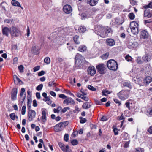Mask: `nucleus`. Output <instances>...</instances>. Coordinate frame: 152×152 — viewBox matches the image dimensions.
I'll return each mask as SVG.
<instances>
[{"label": "nucleus", "mask_w": 152, "mask_h": 152, "mask_svg": "<svg viewBox=\"0 0 152 152\" xmlns=\"http://www.w3.org/2000/svg\"><path fill=\"white\" fill-rule=\"evenodd\" d=\"M107 66L110 70L115 71L118 69V65L117 62L113 59H110L107 61Z\"/></svg>", "instance_id": "f257e3e1"}, {"label": "nucleus", "mask_w": 152, "mask_h": 152, "mask_svg": "<svg viewBox=\"0 0 152 152\" xmlns=\"http://www.w3.org/2000/svg\"><path fill=\"white\" fill-rule=\"evenodd\" d=\"M130 91V90H122L117 94V95L119 99L124 100L129 97Z\"/></svg>", "instance_id": "f03ea898"}, {"label": "nucleus", "mask_w": 152, "mask_h": 152, "mask_svg": "<svg viewBox=\"0 0 152 152\" xmlns=\"http://www.w3.org/2000/svg\"><path fill=\"white\" fill-rule=\"evenodd\" d=\"M97 72L101 74H104L106 73V66L103 63L99 64L96 66Z\"/></svg>", "instance_id": "7ed1b4c3"}, {"label": "nucleus", "mask_w": 152, "mask_h": 152, "mask_svg": "<svg viewBox=\"0 0 152 152\" xmlns=\"http://www.w3.org/2000/svg\"><path fill=\"white\" fill-rule=\"evenodd\" d=\"M106 28L105 27L102 26L100 25L97 26L95 28V31H97V34L102 37H105L103 34Z\"/></svg>", "instance_id": "20e7f679"}, {"label": "nucleus", "mask_w": 152, "mask_h": 152, "mask_svg": "<svg viewBox=\"0 0 152 152\" xmlns=\"http://www.w3.org/2000/svg\"><path fill=\"white\" fill-rule=\"evenodd\" d=\"M10 32L11 36L13 37L18 36L20 34L19 29L14 27H12L11 28Z\"/></svg>", "instance_id": "39448f33"}, {"label": "nucleus", "mask_w": 152, "mask_h": 152, "mask_svg": "<svg viewBox=\"0 0 152 152\" xmlns=\"http://www.w3.org/2000/svg\"><path fill=\"white\" fill-rule=\"evenodd\" d=\"M36 115V112L33 110H30L28 112V118L29 121H31L33 120Z\"/></svg>", "instance_id": "423d86ee"}, {"label": "nucleus", "mask_w": 152, "mask_h": 152, "mask_svg": "<svg viewBox=\"0 0 152 152\" xmlns=\"http://www.w3.org/2000/svg\"><path fill=\"white\" fill-rule=\"evenodd\" d=\"M137 45L138 43L137 42L131 40L129 41L128 43L127 44V46L129 49H132L134 48H136Z\"/></svg>", "instance_id": "0eeeda50"}, {"label": "nucleus", "mask_w": 152, "mask_h": 152, "mask_svg": "<svg viewBox=\"0 0 152 152\" xmlns=\"http://www.w3.org/2000/svg\"><path fill=\"white\" fill-rule=\"evenodd\" d=\"M64 12L66 14L70 13L72 11V8L71 6L69 5H65L63 7Z\"/></svg>", "instance_id": "6e6552de"}, {"label": "nucleus", "mask_w": 152, "mask_h": 152, "mask_svg": "<svg viewBox=\"0 0 152 152\" xmlns=\"http://www.w3.org/2000/svg\"><path fill=\"white\" fill-rule=\"evenodd\" d=\"M87 71L88 74L92 76L94 75L96 73L95 68L92 66H90L88 67Z\"/></svg>", "instance_id": "1a4fd4ad"}, {"label": "nucleus", "mask_w": 152, "mask_h": 152, "mask_svg": "<svg viewBox=\"0 0 152 152\" xmlns=\"http://www.w3.org/2000/svg\"><path fill=\"white\" fill-rule=\"evenodd\" d=\"M17 92V89L16 88H14L12 89L11 94V98L12 100L14 101L16 99Z\"/></svg>", "instance_id": "9d476101"}, {"label": "nucleus", "mask_w": 152, "mask_h": 152, "mask_svg": "<svg viewBox=\"0 0 152 152\" xmlns=\"http://www.w3.org/2000/svg\"><path fill=\"white\" fill-rule=\"evenodd\" d=\"M63 103L66 104V105H69V104H75V102L73 99L69 97L66 98L63 102Z\"/></svg>", "instance_id": "9b49d317"}, {"label": "nucleus", "mask_w": 152, "mask_h": 152, "mask_svg": "<svg viewBox=\"0 0 152 152\" xmlns=\"http://www.w3.org/2000/svg\"><path fill=\"white\" fill-rule=\"evenodd\" d=\"M106 43L108 46L111 47L115 44V41L114 39H112L108 38L106 40Z\"/></svg>", "instance_id": "f8f14e48"}, {"label": "nucleus", "mask_w": 152, "mask_h": 152, "mask_svg": "<svg viewBox=\"0 0 152 152\" xmlns=\"http://www.w3.org/2000/svg\"><path fill=\"white\" fill-rule=\"evenodd\" d=\"M64 129L62 124L61 122L56 124L54 127L55 131L57 132L61 131L63 130Z\"/></svg>", "instance_id": "ddd939ff"}, {"label": "nucleus", "mask_w": 152, "mask_h": 152, "mask_svg": "<svg viewBox=\"0 0 152 152\" xmlns=\"http://www.w3.org/2000/svg\"><path fill=\"white\" fill-rule=\"evenodd\" d=\"M99 0H87V3L91 6L96 5L98 3Z\"/></svg>", "instance_id": "4468645a"}, {"label": "nucleus", "mask_w": 152, "mask_h": 152, "mask_svg": "<svg viewBox=\"0 0 152 152\" xmlns=\"http://www.w3.org/2000/svg\"><path fill=\"white\" fill-rule=\"evenodd\" d=\"M144 16L149 18L152 17V13L149 10H146L144 11Z\"/></svg>", "instance_id": "2eb2a0df"}, {"label": "nucleus", "mask_w": 152, "mask_h": 152, "mask_svg": "<svg viewBox=\"0 0 152 152\" xmlns=\"http://www.w3.org/2000/svg\"><path fill=\"white\" fill-rule=\"evenodd\" d=\"M10 31L9 29L7 27H5L2 28V33L4 35L7 36Z\"/></svg>", "instance_id": "dca6fc26"}, {"label": "nucleus", "mask_w": 152, "mask_h": 152, "mask_svg": "<svg viewBox=\"0 0 152 152\" xmlns=\"http://www.w3.org/2000/svg\"><path fill=\"white\" fill-rule=\"evenodd\" d=\"M141 36L142 38L145 39L148 37V34L145 30H142L141 32Z\"/></svg>", "instance_id": "f3484780"}, {"label": "nucleus", "mask_w": 152, "mask_h": 152, "mask_svg": "<svg viewBox=\"0 0 152 152\" xmlns=\"http://www.w3.org/2000/svg\"><path fill=\"white\" fill-rule=\"evenodd\" d=\"M42 116L41 119L43 124L46 122L47 120L46 117V113L45 111L43 110L42 113Z\"/></svg>", "instance_id": "a211bd4d"}, {"label": "nucleus", "mask_w": 152, "mask_h": 152, "mask_svg": "<svg viewBox=\"0 0 152 152\" xmlns=\"http://www.w3.org/2000/svg\"><path fill=\"white\" fill-rule=\"evenodd\" d=\"M87 47L85 45H81L78 48V50L83 52L86 51L87 50Z\"/></svg>", "instance_id": "6ab92c4d"}, {"label": "nucleus", "mask_w": 152, "mask_h": 152, "mask_svg": "<svg viewBox=\"0 0 152 152\" xmlns=\"http://www.w3.org/2000/svg\"><path fill=\"white\" fill-rule=\"evenodd\" d=\"M152 81V78L151 77H146L145 79L144 80V82L145 84H148L151 83Z\"/></svg>", "instance_id": "aec40b11"}, {"label": "nucleus", "mask_w": 152, "mask_h": 152, "mask_svg": "<svg viewBox=\"0 0 152 152\" xmlns=\"http://www.w3.org/2000/svg\"><path fill=\"white\" fill-rule=\"evenodd\" d=\"M39 48L38 47L33 46L32 49V51L33 53L37 54L39 53Z\"/></svg>", "instance_id": "412c9836"}, {"label": "nucleus", "mask_w": 152, "mask_h": 152, "mask_svg": "<svg viewBox=\"0 0 152 152\" xmlns=\"http://www.w3.org/2000/svg\"><path fill=\"white\" fill-rule=\"evenodd\" d=\"M131 31L132 33L134 35H137L138 33V28H135L134 27H132V28H130Z\"/></svg>", "instance_id": "4be33fe9"}, {"label": "nucleus", "mask_w": 152, "mask_h": 152, "mask_svg": "<svg viewBox=\"0 0 152 152\" xmlns=\"http://www.w3.org/2000/svg\"><path fill=\"white\" fill-rule=\"evenodd\" d=\"M106 36H108V35L110 34H112V30L111 28L109 27H107L105 31Z\"/></svg>", "instance_id": "5701e85b"}, {"label": "nucleus", "mask_w": 152, "mask_h": 152, "mask_svg": "<svg viewBox=\"0 0 152 152\" xmlns=\"http://www.w3.org/2000/svg\"><path fill=\"white\" fill-rule=\"evenodd\" d=\"M139 26V24L138 23L135 21L132 22L130 25V28H132V27H134L135 28H138Z\"/></svg>", "instance_id": "b1692460"}, {"label": "nucleus", "mask_w": 152, "mask_h": 152, "mask_svg": "<svg viewBox=\"0 0 152 152\" xmlns=\"http://www.w3.org/2000/svg\"><path fill=\"white\" fill-rule=\"evenodd\" d=\"M86 27L84 26H80L78 28V31L80 33H84L86 31Z\"/></svg>", "instance_id": "393cba45"}, {"label": "nucleus", "mask_w": 152, "mask_h": 152, "mask_svg": "<svg viewBox=\"0 0 152 152\" xmlns=\"http://www.w3.org/2000/svg\"><path fill=\"white\" fill-rule=\"evenodd\" d=\"M124 21L121 20H120L118 19H116L114 22L115 24L116 25V26L118 27L120 25H122Z\"/></svg>", "instance_id": "a878e982"}, {"label": "nucleus", "mask_w": 152, "mask_h": 152, "mask_svg": "<svg viewBox=\"0 0 152 152\" xmlns=\"http://www.w3.org/2000/svg\"><path fill=\"white\" fill-rule=\"evenodd\" d=\"M91 105L88 104V102H86L83 103L82 105V107L83 109H88L90 108Z\"/></svg>", "instance_id": "bb28decb"}, {"label": "nucleus", "mask_w": 152, "mask_h": 152, "mask_svg": "<svg viewBox=\"0 0 152 152\" xmlns=\"http://www.w3.org/2000/svg\"><path fill=\"white\" fill-rule=\"evenodd\" d=\"M12 4L15 6H20V3L18 1L15 0H12L11 1Z\"/></svg>", "instance_id": "cd10ccee"}, {"label": "nucleus", "mask_w": 152, "mask_h": 152, "mask_svg": "<svg viewBox=\"0 0 152 152\" xmlns=\"http://www.w3.org/2000/svg\"><path fill=\"white\" fill-rule=\"evenodd\" d=\"M123 86L124 87H127L130 89H131L132 88L131 83L129 81L126 82L124 83Z\"/></svg>", "instance_id": "c85d7f7f"}, {"label": "nucleus", "mask_w": 152, "mask_h": 152, "mask_svg": "<svg viewBox=\"0 0 152 152\" xmlns=\"http://www.w3.org/2000/svg\"><path fill=\"white\" fill-rule=\"evenodd\" d=\"M14 80L15 84H18L20 82H22L21 80L17 76H15Z\"/></svg>", "instance_id": "c756f323"}, {"label": "nucleus", "mask_w": 152, "mask_h": 152, "mask_svg": "<svg viewBox=\"0 0 152 152\" xmlns=\"http://www.w3.org/2000/svg\"><path fill=\"white\" fill-rule=\"evenodd\" d=\"M58 145L61 149L63 151V152H66V150L65 149V147H64V144L61 142H60L58 143Z\"/></svg>", "instance_id": "7c9ffc66"}, {"label": "nucleus", "mask_w": 152, "mask_h": 152, "mask_svg": "<svg viewBox=\"0 0 152 152\" xmlns=\"http://www.w3.org/2000/svg\"><path fill=\"white\" fill-rule=\"evenodd\" d=\"M122 137L125 140H126L129 138L128 134L127 133L125 132H123L121 134Z\"/></svg>", "instance_id": "2f4dec72"}, {"label": "nucleus", "mask_w": 152, "mask_h": 152, "mask_svg": "<svg viewBox=\"0 0 152 152\" xmlns=\"http://www.w3.org/2000/svg\"><path fill=\"white\" fill-rule=\"evenodd\" d=\"M110 92L109 91L104 89L102 92V96H107V94H110Z\"/></svg>", "instance_id": "473e14b6"}, {"label": "nucleus", "mask_w": 152, "mask_h": 152, "mask_svg": "<svg viewBox=\"0 0 152 152\" xmlns=\"http://www.w3.org/2000/svg\"><path fill=\"white\" fill-rule=\"evenodd\" d=\"M109 55V53L108 52H107L105 54H103L101 56V58L103 59H107Z\"/></svg>", "instance_id": "72a5a7b5"}, {"label": "nucleus", "mask_w": 152, "mask_h": 152, "mask_svg": "<svg viewBox=\"0 0 152 152\" xmlns=\"http://www.w3.org/2000/svg\"><path fill=\"white\" fill-rule=\"evenodd\" d=\"M128 17L132 20H133L135 18L134 14L132 12L130 13L129 14Z\"/></svg>", "instance_id": "f704fd0d"}, {"label": "nucleus", "mask_w": 152, "mask_h": 152, "mask_svg": "<svg viewBox=\"0 0 152 152\" xmlns=\"http://www.w3.org/2000/svg\"><path fill=\"white\" fill-rule=\"evenodd\" d=\"M44 61L46 64H49L50 63V59L48 57H46L44 59Z\"/></svg>", "instance_id": "c9c22d12"}, {"label": "nucleus", "mask_w": 152, "mask_h": 152, "mask_svg": "<svg viewBox=\"0 0 152 152\" xmlns=\"http://www.w3.org/2000/svg\"><path fill=\"white\" fill-rule=\"evenodd\" d=\"M125 59L128 61H131L132 58L129 55H127L125 57Z\"/></svg>", "instance_id": "e433bc0d"}, {"label": "nucleus", "mask_w": 152, "mask_h": 152, "mask_svg": "<svg viewBox=\"0 0 152 152\" xmlns=\"http://www.w3.org/2000/svg\"><path fill=\"white\" fill-rule=\"evenodd\" d=\"M88 89L91 90L92 91H95L96 90V88H94L93 86L90 85H88Z\"/></svg>", "instance_id": "4c0bfd02"}, {"label": "nucleus", "mask_w": 152, "mask_h": 152, "mask_svg": "<svg viewBox=\"0 0 152 152\" xmlns=\"http://www.w3.org/2000/svg\"><path fill=\"white\" fill-rule=\"evenodd\" d=\"M56 84L55 83L54 81H53L52 82H50L48 83V86L49 87H51L52 86H56Z\"/></svg>", "instance_id": "58836bf2"}, {"label": "nucleus", "mask_w": 152, "mask_h": 152, "mask_svg": "<svg viewBox=\"0 0 152 152\" xmlns=\"http://www.w3.org/2000/svg\"><path fill=\"white\" fill-rule=\"evenodd\" d=\"M61 124H62V125L64 128L67 125L69 124V122L68 121H64L61 122Z\"/></svg>", "instance_id": "ea45409f"}, {"label": "nucleus", "mask_w": 152, "mask_h": 152, "mask_svg": "<svg viewBox=\"0 0 152 152\" xmlns=\"http://www.w3.org/2000/svg\"><path fill=\"white\" fill-rule=\"evenodd\" d=\"M26 107L25 105L23 106L22 108V110H21V114L23 115H24L26 112Z\"/></svg>", "instance_id": "a19ab883"}, {"label": "nucleus", "mask_w": 152, "mask_h": 152, "mask_svg": "<svg viewBox=\"0 0 152 152\" xmlns=\"http://www.w3.org/2000/svg\"><path fill=\"white\" fill-rule=\"evenodd\" d=\"M6 5V3H4V2H2L0 4V6L1 7L4 9V10L5 11H6V10L5 9V6Z\"/></svg>", "instance_id": "79ce46f5"}, {"label": "nucleus", "mask_w": 152, "mask_h": 152, "mask_svg": "<svg viewBox=\"0 0 152 152\" xmlns=\"http://www.w3.org/2000/svg\"><path fill=\"white\" fill-rule=\"evenodd\" d=\"M24 67L22 65H20L18 67V69L20 72L22 73L23 72Z\"/></svg>", "instance_id": "37998d69"}, {"label": "nucleus", "mask_w": 152, "mask_h": 152, "mask_svg": "<svg viewBox=\"0 0 152 152\" xmlns=\"http://www.w3.org/2000/svg\"><path fill=\"white\" fill-rule=\"evenodd\" d=\"M125 119V118L124 117L123 114L122 113L121 116H118L117 117V119L119 121L123 120Z\"/></svg>", "instance_id": "c03bdc74"}, {"label": "nucleus", "mask_w": 152, "mask_h": 152, "mask_svg": "<svg viewBox=\"0 0 152 152\" xmlns=\"http://www.w3.org/2000/svg\"><path fill=\"white\" fill-rule=\"evenodd\" d=\"M43 87L42 84H40L38 85L36 88V89L38 91L41 90Z\"/></svg>", "instance_id": "a18cd8bd"}, {"label": "nucleus", "mask_w": 152, "mask_h": 152, "mask_svg": "<svg viewBox=\"0 0 152 152\" xmlns=\"http://www.w3.org/2000/svg\"><path fill=\"white\" fill-rule=\"evenodd\" d=\"M96 104L99 105H103L102 102H101V100H99L97 99H95L94 100Z\"/></svg>", "instance_id": "49530a36"}, {"label": "nucleus", "mask_w": 152, "mask_h": 152, "mask_svg": "<svg viewBox=\"0 0 152 152\" xmlns=\"http://www.w3.org/2000/svg\"><path fill=\"white\" fill-rule=\"evenodd\" d=\"M130 2L132 6L137 4V1L134 0H130Z\"/></svg>", "instance_id": "de8ad7c7"}, {"label": "nucleus", "mask_w": 152, "mask_h": 152, "mask_svg": "<svg viewBox=\"0 0 152 152\" xmlns=\"http://www.w3.org/2000/svg\"><path fill=\"white\" fill-rule=\"evenodd\" d=\"M142 78H137V77L136 78V79L135 80L136 81V83L137 84H140L142 82Z\"/></svg>", "instance_id": "09e8293b"}, {"label": "nucleus", "mask_w": 152, "mask_h": 152, "mask_svg": "<svg viewBox=\"0 0 152 152\" xmlns=\"http://www.w3.org/2000/svg\"><path fill=\"white\" fill-rule=\"evenodd\" d=\"M144 150L142 148H136L135 152H144Z\"/></svg>", "instance_id": "8fccbe9b"}, {"label": "nucleus", "mask_w": 152, "mask_h": 152, "mask_svg": "<svg viewBox=\"0 0 152 152\" xmlns=\"http://www.w3.org/2000/svg\"><path fill=\"white\" fill-rule=\"evenodd\" d=\"M113 131L115 135H117L118 134V129L116 128H113Z\"/></svg>", "instance_id": "3c124183"}, {"label": "nucleus", "mask_w": 152, "mask_h": 152, "mask_svg": "<svg viewBox=\"0 0 152 152\" xmlns=\"http://www.w3.org/2000/svg\"><path fill=\"white\" fill-rule=\"evenodd\" d=\"M25 88H22L21 89V91L20 93V96L21 97L22 96L24 93L25 92Z\"/></svg>", "instance_id": "603ef678"}, {"label": "nucleus", "mask_w": 152, "mask_h": 152, "mask_svg": "<svg viewBox=\"0 0 152 152\" xmlns=\"http://www.w3.org/2000/svg\"><path fill=\"white\" fill-rule=\"evenodd\" d=\"M147 113H148V116H151L152 115V107L149 109L147 111Z\"/></svg>", "instance_id": "864d4df0"}, {"label": "nucleus", "mask_w": 152, "mask_h": 152, "mask_svg": "<svg viewBox=\"0 0 152 152\" xmlns=\"http://www.w3.org/2000/svg\"><path fill=\"white\" fill-rule=\"evenodd\" d=\"M64 139L66 142H67L68 140L69 135L68 134H66L64 135Z\"/></svg>", "instance_id": "5fc2aeb1"}, {"label": "nucleus", "mask_w": 152, "mask_h": 152, "mask_svg": "<svg viewBox=\"0 0 152 152\" xmlns=\"http://www.w3.org/2000/svg\"><path fill=\"white\" fill-rule=\"evenodd\" d=\"M113 100L116 104H118V105L120 106L121 105V103L119 101L116 99H113Z\"/></svg>", "instance_id": "6e6d98bb"}, {"label": "nucleus", "mask_w": 152, "mask_h": 152, "mask_svg": "<svg viewBox=\"0 0 152 152\" xmlns=\"http://www.w3.org/2000/svg\"><path fill=\"white\" fill-rule=\"evenodd\" d=\"M10 117L12 120H14L15 119V115L14 113H11L10 115Z\"/></svg>", "instance_id": "4d7b16f0"}, {"label": "nucleus", "mask_w": 152, "mask_h": 152, "mask_svg": "<svg viewBox=\"0 0 152 152\" xmlns=\"http://www.w3.org/2000/svg\"><path fill=\"white\" fill-rule=\"evenodd\" d=\"M142 59L146 62H148V56H145L142 57Z\"/></svg>", "instance_id": "13d9d810"}, {"label": "nucleus", "mask_w": 152, "mask_h": 152, "mask_svg": "<svg viewBox=\"0 0 152 152\" xmlns=\"http://www.w3.org/2000/svg\"><path fill=\"white\" fill-rule=\"evenodd\" d=\"M69 109H70V108L68 107H64L63 109H62V112L63 113H64L66 112L67 110H69Z\"/></svg>", "instance_id": "bf43d9fd"}, {"label": "nucleus", "mask_w": 152, "mask_h": 152, "mask_svg": "<svg viewBox=\"0 0 152 152\" xmlns=\"http://www.w3.org/2000/svg\"><path fill=\"white\" fill-rule=\"evenodd\" d=\"M40 66H37L33 68L34 72L37 71L40 69Z\"/></svg>", "instance_id": "052dcab7"}, {"label": "nucleus", "mask_w": 152, "mask_h": 152, "mask_svg": "<svg viewBox=\"0 0 152 152\" xmlns=\"http://www.w3.org/2000/svg\"><path fill=\"white\" fill-rule=\"evenodd\" d=\"M81 19L83 20H84L86 18V15L85 13H82L81 15Z\"/></svg>", "instance_id": "680f3d73"}, {"label": "nucleus", "mask_w": 152, "mask_h": 152, "mask_svg": "<svg viewBox=\"0 0 152 152\" xmlns=\"http://www.w3.org/2000/svg\"><path fill=\"white\" fill-rule=\"evenodd\" d=\"M147 132L150 134H152V125L149 126L147 130Z\"/></svg>", "instance_id": "e2e57ef3"}, {"label": "nucleus", "mask_w": 152, "mask_h": 152, "mask_svg": "<svg viewBox=\"0 0 152 152\" xmlns=\"http://www.w3.org/2000/svg\"><path fill=\"white\" fill-rule=\"evenodd\" d=\"M81 99H83L85 101H87L89 100V98L88 97L85 96L83 95H82V96L81 97Z\"/></svg>", "instance_id": "0e129e2a"}, {"label": "nucleus", "mask_w": 152, "mask_h": 152, "mask_svg": "<svg viewBox=\"0 0 152 152\" xmlns=\"http://www.w3.org/2000/svg\"><path fill=\"white\" fill-rule=\"evenodd\" d=\"M125 104L126 107L129 109V110H130L131 108L130 107V102H127L125 103Z\"/></svg>", "instance_id": "69168bd1"}, {"label": "nucleus", "mask_w": 152, "mask_h": 152, "mask_svg": "<svg viewBox=\"0 0 152 152\" xmlns=\"http://www.w3.org/2000/svg\"><path fill=\"white\" fill-rule=\"evenodd\" d=\"M59 97L60 98L65 99L66 98V96L63 94H61L59 95Z\"/></svg>", "instance_id": "338daca9"}, {"label": "nucleus", "mask_w": 152, "mask_h": 152, "mask_svg": "<svg viewBox=\"0 0 152 152\" xmlns=\"http://www.w3.org/2000/svg\"><path fill=\"white\" fill-rule=\"evenodd\" d=\"M45 73V71L42 70L41 72H39L38 73V75L39 76H42Z\"/></svg>", "instance_id": "774afa93"}]
</instances>
